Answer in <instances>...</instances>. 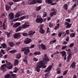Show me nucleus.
I'll use <instances>...</instances> for the list:
<instances>
[{"label":"nucleus","mask_w":78,"mask_h":78,"mask_svg":"<svg viewBox=\"0 0 78 78\" xmlns=\"http://www.w3.org/2000/svg\"><path fill=\"white\" fill-rule=\"evenodd\" d=\"M21 51H24V53L25 55L28 54L30 53V49L28 47H25L24 48H22L21 50Z\"/></svg>","instance_id":"20e7f679"},{"label":"nucleus","mask_w":78,"mask_h":78,"mask_svg":"<svg viewBox=\"0 0 78 78\" xmlns=\"http://www.w3.org/2000/svg\"><path fill=\"white\" fill-rule=\"evenodd\" d=\"M6 68L8 69H11L12 68V65H11L10 66H6V64H4L2 65L0 69L1 70L3 71V73H5V72L6 71Z\"/></svg>","instance_id":"7ed1b4c3"},{"label":"nucleus","mask_w":78,"mask_h":78,"mask_svg":"<svg viewBox=\"0 0 78 78\" xmlns=\"http://www.w3.org/2000/svg\"><path fill=\"white\" fill-rule=\"evenodd\" d=\"M19 64V60L17 59L15 60L14 62V66H16Z\"/></svg>","instance_id":"f3484780"},{"label":"nucleus","mask_w":78,"mask_h":78,"mask_svg":"<svg viewBox=\"0 0 78 78\" xmlns=\"http://www.w3.org/2000/svg\"><path fill=\"white\" fill-rule=\"evenodd\" d=\"M39 46L41 47L42 50H45L46 49V46L44 44L41 43L39 45Z\"/></svg>","instance_id":"9d476101"},{"label":"nucleus","mask_w":78,"mask_h":78,"mask_svg":"<svg viewBox=\"0 0 78 78\" xmlns=\"http://www.w3.org/2000/svg\"><path fill=\"white\" fill-rule=\"evenodd\" d=\"M27 17L25 16H24L22 17H21L20 18H19L20 19V20H23V19H25V18H26Z\"/></svg>","instance_id":"7c9ffc66"},{"label":"nucleus","mask_w":78,"mask_h":78,"mask_svg":"<svg viewBox=\"0 0 78 78\" xmlns=\"http://www.w3.org/2000/svg\"><path fill=\"white\" fill-rule=\"evenodd\" d=\"M10 76H11V75L10 74H8L4 76V78H9V77H10Z\"/></svg>","instance_id":"2f4dec72"},{"label":"nucleus","mask_w":78,"mask_h":78,"mask_svg":"<svg viewBox=\"0 0 78 78\" xmlns=\"http://www.w3.org/2000/svg\"><path fill=\"white\" fill-rule=\"evenodd\" d=\"M21 57V55L20 54H18L16 55V58L17 59H20Z\"/></svg>","instance_id":"cd10ccee"},{"label":"nucleus","mask_w":78,"mask_h":78,"mask_svg":"<svg viewBox=\"0 0 78 78\" xmlns=\"http://www.w3.org/2000/svg\"><path fill=\"white\" fill-rule=\"evenodd\" d=\"M39 32L41 34H44L45 33V30L42 29V27H41Z\"/></svg>","instance_id":"4468645a"},{"label":"nucleus","mask_w":78,"mask_h":78,"mask_svg":"<svg viewBox=\"0 0 78 78\" xmlns=\"http://www.w3.org/2000/svg\"><path fill=\"white\" fill-rule=\"evenodd\" d=\"M31 42V40L29 38H26L24 41V43L25 44H30Z\"/></svg>","instance_id":"423d86ee"},{"label":"nucleus","mask_w":78,"mask_h":78,"mask_svg":"<svg viewBox=\"0 0 78 78\" xmlns=\"http://www.w3.org/2000/svg\"><path fill=\"white\" fill-rule=\"evenodd\" d=\"M60 47H61V46L60 45H57L56 47V49H59V48H60Z\"/></svg>","instance_id":"4d7b16f0"},{"label":"nucleus","mask_w":78,"mask_h":78,"mask_svg":"<svg viewBox=\"0 0 78 78\" xmlns=\"http://www.w3.org/2000/svg\"><path fill=\"white\" fill-rule=\"evenodd\" d=\"M21 43V42H18L16 43V44L17 45H20V44Z\"/></svg>","instance_id":"13d9d810"},{"label":"nucleus","mask_w":78,"mask_h":78,"mask_svg":"<svg viewBox=\"0 0 78 78\" xmlns=\"http://www.w3.org/2000/svg\"><path fill=\"white\" fill-rule=\"evenodd\" d=\"M5 8H6V10H7V11H8V10H9V9L10 8H11V7L9 5H6V6H5Z\"/></svg>","instance_id":"bb28decb"},{"label":"nucleus","mask_w":78,"mask_h":78,"mask_svg":"<svg viewBox=\"0 0 78 78\" xmlns=\"http://www.w3.org/2000/svg\"><path fill=\"white\" fill-rule=\"evenodd\" d=\"M66 22H69V23H70V19H66Z\"/></svg>","instance_id":"49530a36"},{"label":"nucleus","mask_w":78,"mask_h":78,"mask_svg":"<svg viewBox=\"0 0 78 78\" xmlns=\"http://www.w3.org/2000/svg\"><path fill=\"white\" fill-rule=\"evenodd\" d=\"M28 33V36H31V35H32V34L33 33V31L30 30L29 31Z\"/></svg>","instance_id":"4c0bfd02"},{"label":"nucleus","mask_w":78,"mask_h":78,"mask_svg":"<svg viewBox=\"0 0 78 78\" xmlns=\"http://www.w3.org/2000/svg\"><path fill=\"white\" fill-rule=\"evenodd\" d=\"M9 16L10 20H12V19L14 18V14H13V13H9Z\"/></svg>","instance_id":"9b49d317"},{"label":"nucleus","mask_w":78,"mask_h":78,"mask_svg":"<svg viewBox=\"0 0 78 78\" xmlns=\"http://www.w3.org/2000/svg\"><path fill=\"white\" fill-rule=\"evenodd\" d=\"M74 45V43H72L71 44L69 45V48H72L73 47Z\"/></svg>","instance_id":"58836bf2"},{"label":"nucleus","mask_w":78,"mask_h":78,"mask_svg":"<svg viewBox=\"0 0 78 78\" xmlns=\"http://www.w3.org/2000/svg\"><path fill=\"white\" fill-rule=\"evenodd\" d=\"M66 48H67V46H64L62 47V50H64L66 49Z\"/></svg>","instance_id":"de8ad7c7"},{"label":"nucleus","mask_w":78,"mask_h":78,"mask_svg":"<svg viewBox=\"0 0 78 78\" xmlns=\"http://www.w3.org/2000/svg\"><path fill=\"white\" fill-rule=\"evenodd\" d=\"M50 33V28H49V27H48L47 28V33Z\"/></svg>","instance_id":"a19ab883"},{"label":"nucleus","mask_w":78,"mask_h":78,"mask_svg":"<svg viewBox=\"0 0 78 78\" xmlns=\"http://www.w3.org/2000/svg\"><path fill=\"white\" fill-rule=\"evenodd\" d=\"M17 20L20 21V20L19 18H16V19H14V21L15 22H16V21H17Z\"/></svg>","instance_id":"6e6d98bb"},{"label":"nucleus","mask_w":78,"mask_h":78,"mask_svg":"<svg viewBox=\"0 0 78 78\" xmlns=\"http://www.w3.org/2000/svg\"><path fill=\"white\" fill-rule=\"evenodd\" d=\"M22 35L23 36H28V34L27 33H23L22 34Z\"/></svg>","instance_id":"37998d69"},{"label":"nucleus","mask_w":78,"mask_h":78,"mask_svg":"<svg viewBox=\"0 0 78 78\" xmlns=\"http://www.w3.org/2000/svg\"><path fill=\"white\" fill-rule=\"evenodd\" d=\"M33 61H38V59L36 58H33Z\"/></svg>","instance_id":"603ef678"},{"label":"nucleus","mask_w":78,"mask_h":78,"mask_svg":"<svg viewBox=\"0 0 78 78\" xmlns=\"http://www.w3.org/2000/svg\"><path fill=\"white\" fill-rule=\"evenodd\" d=\"M34 45L33 44L31 45L30 47V48H34Z\"/></svg>","instance_id":"052dcab7"},{"label":"nucleus","mask_w":78,"mask_h":78,"mask_svg":"<svg viewBox=\"0 0 78 78\" xmlns=\"http://www.w3.org/2000/svg\"><path fill=\"white\" fill-rule=\"evenodd\" d=\"M41 9V7L39 6L36 7V10L37 11H39Z\"/></svg>","instance_id":"c85d7f7f"},{"label":"nucleus","mask_w":78,"mask_h":78,"mask_svg":"<svg viewBox=\"0 0 78 78\" xmlns=\"http://www.w3.org/2000/svg\"><path fill=\"white\" fill-rule=\"evenodd\" d=\"M44 57L43 60V61H40L39 62L37 63V64L35 68V71L37 72H39L40 71V69L41 67H43V69H45L47 67L46 64L47 62L50 61V59L47 55L45 54L44 55Z\"/></svg>","instance_id":"f257e3e1"},{"label":"nucleus","mask_w":78,"mask_h":78,"mask_svg":"<svg viewBox=\"0 0 78 78\" xmlns=\"http://www.w3.org/2000/svg\"><path fill=\"white\" fill-rule=\"evenodd\" d=\"M20 25V23H18L14 24V25L13 26V27L14 28H17V27H18V26H19Z\"/></svg>","instance_id":"dca6fc26"},{"label":"nucleus","mask_w":78,"mask_h":78,"mask_svg":"<svg viewBox=\"0 0 78 78\" xmlns=\"http://www.w3.org/2000/svg\"><path fill=\"white\" fill-rule=\"evenodd\" d=\"M1 53H2V54H3L4 55H5V52H4V50H3V49H1Z\"/></svg>","instance_id":"a18cd8bd"},{"label":"nucleus","mask_w":78,"mask_h":78,"mask_svg":"<svg viewBox=\"0 0 78 78\" xmlns=\"http://www.w3.org/2000/svg\"><path fill=\"white\" fill-rule=\"evenodd\" d=\"M10 47H8L6 49V51H8L10 50Z\"/></svg>","instance_id":"09e8293b"},{"label":"nucleus","mask_w":78,"mask_h":78,"mask_svg":"<svg viewBox=\"0 0 78 78\" xmlns=\"http://www.w3.org/2000/svg\"><path fill=\"white\" fill-rule=\"evenodd\" d=\"M64 24L65 25H66V28H71L72 25V24H70V23L67 22H65Z\"/></svg>","instance_id":"6e6552de"},{"label":"nucleus","mask_w":78,"mask_h":78,"mask_svg":"<svg viewBox=\"0 0 78 78\" xmlns=\"http://www.w3.org/2000/svg\"><path fill=\"white\" fill-rule=\"evenodd\" d=\"M8 5H13V2H9L8 3Z\"/></svg>","instance_id":"3c124183"},{"label":"nucleus","mask_w":78,"mask_h":78,"mask_svg":"<svg viewBox=\"0 0 78 78\" xmlns=\"http://www.w3.org/2000/svg\"><path fill=\"white\" fill-rule=\"evenodd\" d=\"M29 23L28 22H26L24 23V24L22 25L21 26H20L16 30V32H18L20 30H21L22 29H25L26 28H28L30 25H29Z\"/></svg>","instance_id":"f03ea898"},{"label":"nucleus","mask_w":78,"mask_h":78,"mask_svg":"<svg viewBox=\"0 0 78 78\" xmlns=\"http://www.w3.org/2000/svg\"><path fill=\"white\" fill-rule=\"evenodd\" d=\"M46 3H48V4H51L53 3L52 0H46L45 1Z\"/></svg>","instance_id":"6ab92c4d"},{"label":"nucleus","mask_w":78,"mask_h":78,"mask_svg":"<svg viewBox=\"0 0 78 78\" xmlns=\"http://www.w3.org/2000/svg\"><path fill=\"white\" fill-rule=\"evenodd\" d=\"M54 23H51L49 24V27L50 28H51L53 27Z\"/></svg>","instance_id":"473e14b6"},{"label":"nucleus","mask_w":78,"mask_h":78,"mask_svg":"<svg viewBox=\"0 0 78 78\" xmlns=\"http://www.w3.org/2000/svg\"><path fill=\"white\" fill-rule=\"evenodd\" d=\"M23 61L24 62H26V64H28V60H27L25 59H24Z\"/></svg>","instance_id":"8fccbe9b"},{"label":"nucleus","mask_w":78,"mask_h":78,"mask_svg":"<svg viewBox=\"0 0 78 78\" xmlns=\"http://www.w3.org/2000/svg\"><path fill=\"white\" fill-rule=\"evenodd\" d=\"M7 36L8 37V36H10V35H11V34H10L9 33H7Z\"/></svg>","instance_id":"69168bd1"},{"label":"nucleus","mask_w":78,"mask_h":78,"mask_svg":"<svg viewBox=\"0 0 78 78\" xmlns=\"http://www.w3.org/2000/svg\"><path fill=\"white\" fill-rule=\"evenodd\" d=\"M9 52L11 53H16V50H11Z\"/></svg>","instance_id":"e433bc0d"},{"label":"nucleus","mask_w":78,"mask_h":78,"mask_svg":"<svg viewBox=\"0 0 78 78\" xmlns=\"http://www.w3.org/2000/svg\"><path fill=\"white\" fill-rule=\"evenodd\" d=\"M42 0H36V3H42Z\"/></svg>","instance_id":"72a5a7b5"},{"label":"nucleus","mask_w":78,"mask_h":78,"mask_svg":"<svg viewBox=\"0 0 78 78\" xmlns=\"http://www.w3.org/2000/svg\"><path fill=\"white\" fill-rule=\"evenodd\" d=\"M76 6V4H74L73 6L72 7V8L71 9V10H73Z\"/></svg>","instance_id":"c9c22d12"},{"label":"nucleus","mask_w":78,"mask_h":78,"mask_svg":"<svg viewBox=\"0 0 78 78\" xmlns=\"http://www.w3.org/2000/svg\"><path fill=\"white\" fill-rule=\"evenodd\" d=\"M20 33H16L13 35L14 39H19L20 37Z\"/></svg>","instance_id":"0eeeda50"},{"label":"nucleus","mask_w":78,"mask_h":78,"mask_svg":"<svg viewBox=\"0 0 78 78\" xmlns=\"http://www.w3.org/2000/svg\"><path fill=\"white\" fill-rule=\"evenodd\" d=\"M35 3H36V0H32L31 1L29 2H28V5H34V4H35Z\"/></svg>","instance_id":"f8f14e48"},{"label":"nucleus","mask_w":78,"mask_h":78,"mask_svg":"<svg viewBox=\"0 0 78 78\" xmlns=\"http://www.w3.org/2000/svg\"><path fill=\"white\" fill-rule=\"evenodd\" d=\"M6 21V20H5L4 21V23H3V30H6V27H5V26H6V25H5V23Z\"/></svg>","instance_id":"393cba45"},{"label":"nucleus","mask_w":78,"mask_h":78,"mask_svg":"<svg viewBox=\"0 0 78 78\" xmlns=\"http://www.w3.org/2000/svg\"><path fill=\"white\" fill-rule=\"evenodd\" d=\"M60 54H62V57H64V56L67 55L66 52L65 51H63L60 52Z\"/></svg>","instance_id":"2eb2a0df"},{"label":"nucleus","mask_w":78,"mask_h":78,"mask_svg":"<svg viewBox=\"0 0 78 78\" xmlns=\"http://www.w3.org/2000/svg\"><path fill=\"white\" fill-rule=\"evenodd\" d=\"M59 52L58 51H57L55 52L54 54V55H58V54H59Z\"/></svg>","instance_id":"79ce46f5"},{"label":"nucleus","mask_w":78,"mask_h":78,"mask_svg":"<svg viewBox=\"0 0 78 78\" xmlns=\"http://www.w3.org/2000/svg\"><path fill=\"white\" fill-rule=\"evenodd\" d=\"M13 73L12 71H10L9 72V73L11 74V76H12V78H17V76L16 74H14Z\"/></svg>","instance_id":"ddd939ff"},{"label":"nucleus","mask_w":78,"mask_h":78,"mask_svg":"<svg viewBox=\"0 0 78 78\" xmlns=\"http://www.w3.org/2000/svg\"><path fill=\"white\" fill-rule=\"evenodd\" d=\"M76 65V64H75V62H73L72 63V64L70 66V67H72V68L73 69V68H75V67Z\"/></svg>","instance_id":"aec40b11"},{"label":"nucleus","mask_w":78,"mask_h":78,"mask_svg":"<svg viewBox=\"0 0 78 78\" xmlns=\"http://www.w3.org/2000/svg\"><path fill=\"white\" fill-rule=\"evenodd\" d=\"M7 66H10V65H11V63L9 62H8L7 63Z\"/></svg>","instance_id":"0e129e2a"},{"label":"nucleus","mask_w":78,"mask_h":78,"mask_svg":"<svg viewBox=\"0 0 78 78\" xmlns=\"http://www.w3.org/2000/svg\"><path fill=\"white\" fill-rule=\"evenodd\" d=\"M60 24L59 23H58L57 24V26H56L55 28V30H57V29H58L59 27Z\"/></svg>","instance_id":"a878e982"},{"label":"nucleus","mask_w":78,"mask_h":78,"mask_svg":"<svg viewBox=\"0 0 78 78\" xmlns=\"http://www.w3.org/2000/svg\"><path fill=\"white\" fill-rule=\"evenodd\" d=\"M1 46L2 47V48H6L7 47L6 44L5 43H3L1 44Z\"/></svg>","instance_id":"5701e85b"},{"label":"nucleus","mask_w":78,"mask_h":78,"mask_svg":"<svg viewBox=\"0 0 78 78\" xmlns=\"http://www.w3.org/2000/svg\"><path fill=\"white\" fill-rule=\"evenodd\" d=\"M57 73H58V74H59L60 73H61V71L59 70H58L57 71Z\"/></svg>","instance_id":"338daca9"},{"label":"nucleus","mask_w":78,"mask_h":78,"mask_svg":"<svg viewBox=\"0 0 78 78\" xmlns=\"http://www.w3.org/2000/svg\"><path fill=\"white\" fill-rule=\"evenodd\" d=\"M51 69H52V66H50L47 68L44 71L45 73H47V72H48L49 71H50V70H51Z\"/></svg>","instance_id":"1a4fd4ad"},{"label":"nucleus","mask_w":78,"mask_h":78,"mask_svg":"<svg viewBox=\"0 0 78 78\" xmlns=\"http://www.w3.org/2000/svg\"><path fill=\"white\" fill-rule=\"evenodd\" d=\"M3 56V55H2V52H1V51H0V58H2V57Z\"/></svg>","instance_id":"680f3d73"},{"label":"nucleus","mask_w":78,"mask_h":78,"mask_svg":"<svg viewBox=\"0 0 78 78\" xmlns=\"http://www.w3.org/2000/svg\"><path fill=\"white\" fill-rule=\"evenodd\" d=\"M75 33H73L71 34L70 35V37H75Z\"/></svg>","instance_id":"f704fd0d"},{"label":"nucleus","mask_w":78,"mask_h":78,"mask_svg":"<svg viewBox=\"0 0 78 78\" xmlns=\"http://www.w3.org/2000/svg\"><path fill=\"white\" fill-rule=\"evenodd\" d=\"M67 72H68V71L66 70L65 71V72H64L63 74V75L65 76L66 75V74H67Z\"/></svg>","instance_id":"ea45409f"},{"label":"nucleus","mask_w":78,"mask_h":78,"mask_svg":"<svg viewBox=\"0 0 78 78\" xmlns=\"http://www.w3.org/2000/svg\"><path fill=\"white\" fill-rule=\"evenodd\" d=\"M71 55H72L71 54H69V56L67 57V59H70V57H71Z\"/></svg>","instance_id":"c03bdc74"},{"label":"nucleus","mask_w":78,"mask_h":78,"mask_svg":"<svg viewBox=\"0 0 78 78\" xmlns=\"http://www.w3.org/2000/svg\"><path fill=\"white\" fill-rule=\"evenodd\" d=\"M66 33L67 34H69V30H68L66 31Z\"/></svg>","instance_id":"5fc2aeb1"},{"label":"nucleus","mask_w":78,"mask_h":78,"mask_svg":"<svg viewBox=\"0 0 78 78\" xmlns=\"http://www.w3.org/2000/svg\"><path fill=\"white\" fill-rule=\"evenodd\" d=\"M9 44L10 47H12L14 46V43L12 42H9Z\"/></svg>","instance_id":"c756f323"},{"label":"nucleus","mask_w":78,"mask_h":78,"mask_svg":"<svg viewBox=\"0 0 78 78\" xmlns=\"http://www.w3.org/2000/svg\"><path fill=\"white\" fill-rule=\"evenodd\" d=\"M69 37H68L66 39V41L67 42H69Z\"/></svg>","instance_id":"bf43d9fd"},{"label":"nucleus","mask_w":78,"mask_h":78,"mask_svg":"<svg viewBox=\"0 0 78 78\" xmlns=\"http://www.w3.org/2000/svg\"><path fill=\"white\" fill-rule=\"evenodd\" d=\"M62 33H59L58 34V36L59 37H61L62 36Z\"/></svg>","instance_id":"864d4df0"},{"label":"nucleus","mask_w":78,"mask_h":78,"mask_svg":"<svg viewBox=\"0 0 78 78\" xmlns=\"http://www.w3.org/2000/svg\"><path fill=\"white\" fill-rule=\"evenodd\" d=\"M37 18H36L35 21L36 23H42L43 22V19L41 18V16L39 15H38L37 16Z\"/></svg>","instance_id":"39448f33"},{"label":"nucleus","mask_w":78,"mask_h":78,"mask_svg":"<svg viewBox=\"0 0 78 78\" xmlns=\"http://www.w3.org/2000/svg\"><path fill=\"white\" fill-rule=\"evenodd\" d=\"M63 7L64 9L67 10L68 8V5L67 4H65L63 5Z\"/></svg>","instance_id":"412c9836"},{"label":"nucleus","mask_w":78,"mask_h":78,"mask_svg":"<svg viewBox=\"0 0 78 78\" xmlns=\"http://www.w3.org/2000/svg\"><path fill=\"white\" fill-rule=\"evenodd\" d=\"M55 14H56V12L55 11L52 12L50 13V16L51 17H52L53 16H54V15H55Z\"/></svg>","instance_id":"b1692460"},{"label":"nucleus","mask_w":78,"mask_h":78,"mask_svg":"<svg viewBox=\"0 0 78 78\" xmlns=\"http://www.w3.org/2000/svg\"><path fill=\"white\" fill-rule=\"evenodd\" d=\"M21 15V14H20V12H17L16 15L15 16V18H17V17H20Z\"/></svg>","instance_id":"a211bd4d"},{"label":"nucleus","mask_w":78,"mask_h":78,"mask_svg":"<svg viewBox=\"0 0 78 78\" xmlns=\"http://www.w3.org/2000/svg\"><path fill=\"white\" fill-rule=\"evenodd\" d=\"M47 16V13L45 12L44 14H43V17H46Z\"/></svg>","instance_id":"e2e57ef3"},{"label":"nucleus","mask_w":78,"mask_h":78,"mask_svg":"<svg viewBox=\"0 0 78 78\" xmlns=\"http://www.w3.org/2000/svg\"><path fill=\"white\" fill-rule=\"evenodd\" d=\"M57 78H63V76H61L58 77Z\"/></svg>","instance_id":"774afa93"},{"label":"nucleus","mask_w":78,"mask_h":78,"mask_svg":"<svg viewBox=\"0 0 78 78\" xmlns=\"http://www.w3.org/2000/svg\"><path fill=\"white\" fill-rule=\"evenodd\" d=\"M34 55H35L36 56L37 55H40L41 54V53L40 52V51L39 52H34Z\"/></svg>","instance_id":"4be33fe9"}]
</instances>
